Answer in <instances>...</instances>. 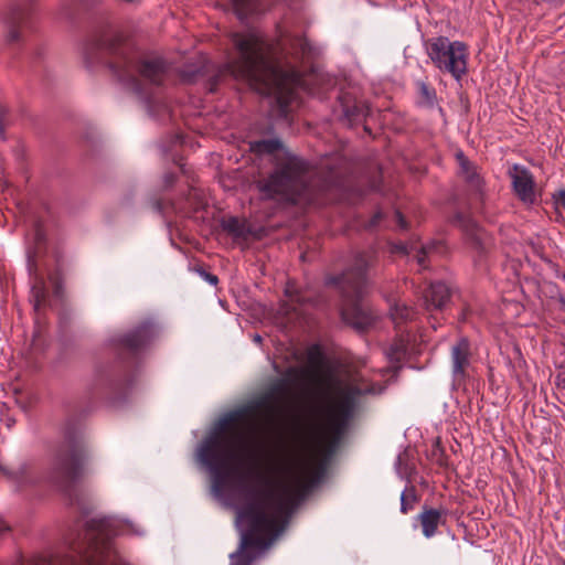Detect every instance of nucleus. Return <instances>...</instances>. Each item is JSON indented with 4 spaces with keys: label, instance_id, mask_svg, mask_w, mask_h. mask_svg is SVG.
Instances as JSON below:
<instances>
[{
    "label": "nucleus",
    "instance_id": "nucleus-23",
    "mask_svg": "<svg viewBox=\"0 0 565 565\" xmlns=\"http://www.w3.org/2000/svg\"><path fill=\"white\" fill-rule=\"evenodd\" d=\"M106 49V43L103 40H97L88 43L85 46L84 53L87 57L93 55L95 52H99Z\"/></svg>",
    "mask_w": 565,
    "mask_h": 565
},
{
    "label": "nucleus",
    "instance_id": "nucleus-30",
    "mask_svg": "<svg viewBox=\"0 0 565 565\" xmlns=\"http://www.w3.org/2000/svg\"><path fill=\"white\" fill-rule=\"evenodd\" d=\"M281 310L285 315H289L291 311H296V307L294 305L285 303L282 305Z\"/></svg>",
    "mask_w": 565,
    "mask_h": 565
},
{
    "label": "nucleus",
    "instance_id": "nucleus-35",
    "mask_svg": "<svg viewBox=\"0 0 565 565\" xmlns=\"http://www.w3.org/2000/svg\"><path fill=\"white\" fill-rule=\"evenodd\" d=\"M297 44L300 46L301 51L305 52L307 43L303 40L298 39Z\"/></svg>",
    "mask_w": 565,
    "mask_h": 565
},
{
    "label": "nucleus",
    "instance_id": "nucleus-12",
    "mask_svg": "<svg viewBox=\"0 0 565 565\" xmlns=\"http://www.w3.org/2000/svg\"><path fill=\"white\" fill-rule=\"evenodd\" d=\"M423 535L430 539L437 534L438 526L446 522V511L433 508H425L417 516Z\"/></svg>",
    "mask_w": 565,
    "mask_h": 565
},
{
    "label": "nucleus",
    "instance_id": "nucleus-28",
    "mask_svg": "<svg viewBox=\"0 0 565 565\" xmlns=\"http://www.w3.org/2000/svg\"><path fill=\"white\" fill-rule=\"evenodd\" d=\"M203 277L211 284L216 285L218 279L215 275L203 273Z\"/></svg>",
    "mask_w": 565,
    "mask_h": 565
},
{
    "label": "nucleus",
    "instance_id": "nucleus-34",
    "mask_svg": "<svg viewBox=\"0 0 565 565\" xmlns=\"http://www.w3.org/2000/svg\"><path fill=\"white\" fill-rule=\"evenodd\" d=\"M52 284L54 285V292L56 296H60V285L54 278H51Z\"/></svg>",
    "mask_w": 565,
    "mask_h": 565
},
{
    "label": "nucleus",
    "instance_id": "nucleus-8",
    "mask_svg": "<svg viewBox=\"0 0 565 565\" xmlns=\"http://www.w3.org/2000/svg\"><path fill=\"white\" fill-rule=\"evenodd\" d=\"M24 10L14 6L10 8L2 17V45L4 49H14L23 42L22 23L24 21Z\"/></svg>",
    "mask_w": 565,
    "mask_h": 565
},
{
    "label": "nucleus",
    "instance_id": "nucleus-26",
    "mask_svg": "<svg viewBox=\"0 0 565 565\" xmlns=\"http://www.w3.org/2000/svg\"><path fill=\"white\" fill-rule=\"evenodd\" d=\"M35 244L39 245L44 241V234L41 228H36L34 233Z\"/></svg>",
    "mask_w": 565,
    "mask_h": 565
},
{
    "label": "nucleus",
    "instance_id": "nucleus-36",
    "mask_svg": "<svg viewBox=\"0 0 565 565\" xmlns=\"http://www.w3.org/2000/svg\"><path fill=\"white\" fill-rule=\"evenodd\" d=\"M7 526L3 524V522L0 520V533L6 531Z\"/></svg>",
    "mask_w": 565,
    "mask_h": 565
},
{
    "label": "nucleus",
    "instance_id": "nucleus-21",
    "mask_svg": "<svg viewBox=\"0 0 565 565\" xmlns=\"http://www.w3.org/2000/svg\"><path fill=\"white\" fill-rule=\"evenodd\" d=\"M396 248L406 255H411L413 252H415L414 257L416 258L418 265L424 266L425 263V256L428 253L427 247L422 246L419 250H417L415 247H411V249L406 245H399L396 246Z\"/></svg>",
    "mask_w": 565,
    "mask_h": 565
},
{
    "label": "nucleus",
    "instance_id": "nucleus-24",
    "mask_svg": "<svg viewBox=\"0 0 565 565\" xmlns=\"http://www.w3.org/2000/svg\"><path fill=\"white\" fill-rule=\"evenodd\" d=\"M553 199H554V203L557 209H561V207L565 209V191L564 190H561L557 193H555Z\"/></svg>",
    "mask_w": 565,
    "mask_h": 565
},
{
    "label": "nucleus",
    "instance_id": "nucleus-14",
    "mask_svg": "<svg viewBox=\"0 0 565 565\" xmlns=\"http://www.w3.org/2000/svg\"><path fill=\"white\" fill-rule=\"evenodd\" d=\"M17 486H25L34 481V467L31 462H20L6 471Z\"/></svg>",
    "mask_w": 565,
    "mask_h": 565
},
{
    "label": "nucleus",
    "instance_id": "nucleus-27",
    "mask_svg": "<svg viewBox=\"0 0 565 565\" xmlns=\"http://www.w3.org/2000/svg\"><path fill=\"white\" fill-rule=\"evenodd\" d=\"M397 224L401 228H406V221L399 212H395Z\"/></svg>",
    "mask_w": 565,
    "mask_h": 565
},
{
    "label": "nucleus",
    "instance_id": "nucleus-1",
    "mask_svg": "<svg viewBox=\"0 0 565 565\" xmlns=\"http://www.w3.org/2000/svg\"><path fill=\"white\" fill-rule=\"evenodd\" d=\"M383 390L364 375L331 386L315 416L271 457L268 472L255 473L253 483L242 489L244 502L236 511L241 544L230 565H250L255 556L249 550L265 552L284 532L292 510L323 477L324 459L345 431L358 398Z\"/></svg>",
    "mask_w": 565,
    "mask_h": 565
},
{
    "label": "nucleus",
    "instance_id": "nucleus-2",
    "mask_svg": "<svg viewBox=\"0 0 565 565\" xmlns=\"http://www.w3.org/2000/svg\"><path fill=\"white\" fill-rule=\"evenodd\" d=\"M257 413L256 407L248 406L227 414L196 450V459L209 470L212 492L218 500L230 499L263 444L257 433L270 425L271 416L260 423Z\"/></svg>",
    "mask_w": 565,
    "mask_h": 565
},
{
    "label": "nucleus",
    "instance_id": "nucleus-5",
    "mask_svg": "<svg viewBox=\"0 0 565 565\" xmlns=\"http://www.w3.org/2000/svg\"><path fill=\"white\" fill-rule=\"evenodd\" d=\"M365 262L359 260L353 269L345 271L339 281L344 297L343 319L358 330H365L373 324L376 316L360 301L366 286Z\"/></svg>",
    "mask_w": 565,
    "mask_h": 565
},
{
    "label": "nucleus",
    "instance_id": "nucleus-31",
    "mask_svg": "<svg viewBox=\"0 0 565 565\" xmlns=\"http://www.w3.org/2000/svg\"><path fill=\"white\" fill-rule=\"evenodd\" d=\"M305 371L302 369L298 367H290L288 369V375H303Z\"/></svg>",
    "mask_w": 565,
    "mask_h": 565
},
{
    "label": "nucleus",
    "instance_id": "nucleus-29",
    "mask_svg": "<svg viewBox=\"0 0 565 565\" xmlns=\"http://www.w3.org/2000/svg\"><path fill=\"white\" fill-rule=\"evenodd\" d=\"M237 225H238L237 220H231V221L227 223L226 228H227V230H230L231 232L238 233V231H237Z\"/></svg>",
    "mask_w": 565,
    "mask_h": 565
},
{
    "label": "nucleus",
    "instance_id": "nucleus-11",
    "mask_svg": "<svg viewBox=\"0 0 565 565\" xmlns=\"http://www.w3.org/2000/svg\"><path fill=\"white\" fill-rule=\"evenodd\" d=\"M509 177L516 196L524 203L532 204L535 201L534 180L531 172L519 164L509 169Z\"/></svg>",
    "mask_w": 565,
    "mask_h": 565
},
{
    "label": "nucleus",
    "instance_id": "nucleus-13",
    "mask_svg": "<svg viewBox=\"0 0 565 565\" xmlns=\"http://www.w3.org/2000/svg\"><path fill=\"white\" fill-rule=\"evenodd\" d=\"M449 288L443 282L431 284L425 294V303L428 310L441 309L449 299Z\"/></svg>",
    "mask_w": 565,
    "mask_h": 565
},
{
    "label": "nucleus",
    "instance_id": "nucleus-3",
    "mask_svg": "<svg viewBox=\"0 0 565 565\" xmlns=\"http://www.w3.org/2000/svg\"><path fill=\"white\" fill-rule=\"evenodd\" d=\"M234 53L228 54L224 70L260 95L275 98L279 111L287 116L301 78L295 67L281 64L271 46L254 29L231 34Z\"/></svg>",
    "mask_w": 565,
    "mask_h": 565
},
{
    "label": "nucleus",
    "instance_id": "nucleus-18",
    "mask_svg": "<svg viewBox=\"0 0 565 565\" xmlns=\"http://www.w3.org/2000/svg\"><path fill=\"white\" fill-rule=\"evenodd\" d=\"M413 353L412 348L404 339H399L386 351V356L392 363H398L407 354Z\"/></svg>",
    "mask_w": 565,
    "mask_h": 565
},
{
    "label": "nucleus",
    "instance_id": "nucleus-38",
    "mask_svg": "<svg viewBox=\"0 0 565 565\" xmlns=\"http://www.w3.org/2000/svg\"><path fill=\"white\" fill-rule=\"evenodd\" d=\"M480 238V235L476 234V239L479 241Z\"/></svg>",
    "mask_w": 565,
    "mask_h": 565
},
{
    "label": "nucleus",
    "instance_id": "nucleus-19",
    "mask_svg": "<svg viewBox=\"0 0 565 565\" xmlns=\"http://www.w3.org/2000/svg\"><path fill=\"white\" fill-rule=\"evenodd\" d=\"M47 291L43 280L39 279L31 289V301L35 310H40L46 302Z\"/></svg>",
    "mask_w": 565,
    "mask_h": 565
},
{
    "label": "nucleus",
    "instance_id": "nucleus-32",
    "mask_svg": "<svg viewBox=\"0 0 565 565\" xmlns=\"http://www.w3.org/2000/svg\"><path fill=\"white\" fill-rule=\"evenodd\" d=\"M4 116H6V110L0 108V136H2L3 130H4V124H3Z\"/></svg>",
    "mask_w": 565,
    "mask_h": 565
},
{
    "label": "nucleus",
    "instance_id": "nucleus-20",
    "mask_svg": "<svg viewBox=\"0 0 565 565\" xmlns=\"http://www.w3.org/2000/svg\"><path fill=\"white\" fill-rule=\"evenodd\" d=\"M241 19L258 11V0H231Z\"/></svg>",
    "mask_w": 565,
    "mask_h": 565
},
{
    "label": "nucleus",
    "instance_id": "nucleus-33",
    "mask_svg": "<svg viewBox=\"0 0 565 565\" xmlns=\"http://www.w3.org/2000/svg\"><path fill=\"white\" fill-rule=\"evenodd\" d=\"M396 367L397 366L393 364L388 369L379 370L377 373H379L380 376H384L386 373L391 372L392 369L396 370Z\"/></svg>",
    "mask_w": 565,
    "mask_h": 565
},
{
    "label": "nucleus",
    "instance_id": "nucleus-4",
    "mask_svg": "<svg viewBox=\"0 0 565 565\" xmlns=\"http://www.w3.org/2000/svg\"><path fill=\"white\" fill-rule=\"evenodd\" d=\"M258 154H270L274 172L258 182L259 191L267 198L296 202L307 186V164L288 152L278 139L258 140L250 143Z\"/></svg>",
    "mask_w": 565,
    "mask_h": 565
},
{
    "label": "nucleus",
    "instance_id": "nucleus-9",
    "mask_svg": "<svg viewBox=\"0 0 565 565\" xmlns=\"http://www.w3.org/2000/svg\"><path fill=\"white\" fill-rule=\"evenodd\" d=\"M82 460L75 449L60 451L53 463V478L56 482L70 483L81 472Z\"/></svg>",
    "mask_w": 565,
    "mask_h": 565
},
{
    "label": "nucleus",
    "instance_id": "nucleus-17",
    "mask_svg": "<svg viewBox=\"0 0 565 565\" xmlns=\"http://www.w3.org/2000/svg\"><path fill=\"white\" fill-rule=\"evenodd\" d=\"M390 315L395 323H402L412 320L415 316V311L413 308L397 300L390 305Z\"/></svg>",
    "mask_w": 565,
    "mask_h": 565
},
{
    "label": "nucleus",
    "instance_id": "nucleus-10",
    "mask_svg": "<svg viewBox=\"0 0 565 565\" xmlns=\"http://www.w3.org/2000/svg\"><path fill=\"white\" fill-rule=\"evenodd\" d=\"M450 362L454 381L462 382L468 375L472 362L470 342L459 339L450 349Z\"/></svg>",
    "mask_w": 565,
    "mask_h": 565
},
{
    "label": "nucleus",
    "instance_id": "nucleus-15",
    "mask_svg": "<svg viewBox=\"0 0 565 565\" xmlns=\"http://www.w3.org/2000/svg\"><path fill=\"white\" fill-rule=\"evenodd\" d=\"M153 334V324L150 322L143 323L136 331L125 338V345L131 350H137L147 343Z\"/></svg>",
    "mask_w": 565,
    "mask_h": 565
},
{
    "label": "nucleus",
    "instance_id": "nucleus-25",
    "mask_svg": "<svg viewBox=\"0 0 565 565\" xmlns=\"http://www.w3.org/2000/svg\"><path fill=\"white\" fill-rule=\"evenodd\" d=\"M419 88L420 94L426 98V100L431 103L435 95L431 90H429L428 86L425 83H420Z\"/></svg>",
    "mask_w": 565,
    "mask_h": 565
},
{
    "label": "nucleus",
    "instance_id": "nucleus-16",
    "mask_svg": "<svg viewBox=\"0 0 565 565\" xmlns=\"http://www.w3.org/2000/svg\"><path fill=\"white\" fill-rule=\"evenodd\" d=\"M457 161L459 163V172L460 174L468 181L471 185L478 188L480 184V177L477 170V167L473 166L462 152L457 153Z\"/></svg>",
    "mask_w": 565,
    "mask_h": 565
},
{
    "label": "nucleus",
    "instance_id": "nucleus-7",
    "mask_svg": "<svg viewBox=\"0 0 565 565\" xmlns=\"http://www.w3.org/2000/svg\"><path fill=\"white\" fill-rule=\"evenodd\" d=\"M117 73L119 78L126 82L136 93L142 94L145 89L139 82L143 81L153 85L161 84L166 75V64L161 58H146L138 65L126 62Z\"/></svg>",
    "mask_w": 565,
    "mask_h": 565
},
{
    "label": "nucleus",
    "instance_id": "nucleus-37",
    "mask_svg": "<svg viewBox=\"0 0 565 565\" xmlns=\"http://www.w3.org/2000/svg\"><path fill=\"white\" fill-rule=\"evenodd\" d=\"M254 340H255L256 342H260V340H262V339H260V335H255Z\"/></svg>",
    "mask_w": 565,
    "mask_h": 565
},
{
    "label": "nucleus",
    "instance_id": "nucleus-22",
    "mask_svg": "<svg viewBox=\"0 0 565 565\" xmlns=\"http://www.w3.org/2000/svg\"><path fill=\"white\" fill-rule=\"evenodd\" d=\"M416 497L413 489L403 491L401 494V512L406 514L413 509Z\"/></svg>",
    "mask_w": 565,
    "mask_h": 565
},
{
    "label": "nucleus",
    "instance_id": "nucleus-6",
    "mask_svg": "<svg viewBox=\"0 0 565 565\" xmlns=\"http://www.w3.org/2000/svg\"><path fill=\"white\" fill-rule=\"evenodd\" d=\"M426 52L431 63L444 73L460 81L467 73L469 52L463 42L437 36L426 42Z\"/></svg>",
    "mask_w": 565,
    "mask_h": 565
}]
</instances>
